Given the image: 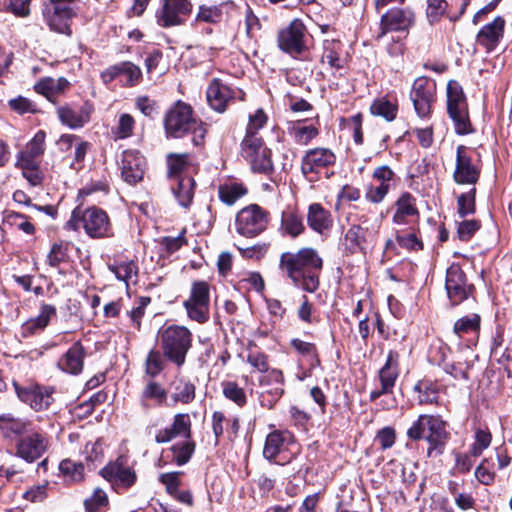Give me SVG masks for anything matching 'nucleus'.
Returning <instances> with one entry per match:
<instances>
[{"label":"nucleus","mask_w":512,"mask_h":512,"mask_svg":"<svg viewBox=\"0 0 512 512\" xmlns=\"http://www.w3.org/2000/svg\"><path fill=\"white\" fill-rule=\"evenodd\" d=\"M323 261L318 252L311 247L297 252H284L280 256L279 267L293 284L304 291L313 293L319 288V274Z\"/></svg>","instance_id":"obj_1"},{"label":"nucleus","mask_w":512,"mask_h":512,"mask_svg":"<svg viewBox=\"0 0 512 512\" xmlns=\"http://www.w3.org/2000/svg\"><path fill=\"white\" fill-rule=\"evenodd\" d=\"M406 436L412 441L425 439L429 444L427 455L438 457L444 452L449 433L441 416L421 414L407 429Z\"/></svg>","instance_id":"obj_2"},{"label":"nucleus","mask_w":512,"mask_h":512,"mask_svg":"<svg viewBox=\"0 0 512 512\" xmlns=\"http://www.w3.org/2000/svg\"><path fill=\"white\" fill-rule=\"evenodd\" d=\"M164 126L167 135L173 138L191 133L195 146L203 144L207 132L204 123L193 117L192 108L181 101L167 111Z\"/></svg>","instance_id":"obj_3"},{"label":"nucleus","mask_w":512,"mask_h":512,"mask_svg":"<svg viewBox=\"0 0 512 512\" xmlns=\"http://www.w3.org/2000/svg\"><path fill=\"white\" fill-rule=\"evenodd\" d=\"M84 229L85 233L94 239L110 237L113 235L112 225L107 213L98 207L83 209L76 207L65 224V229L79 231Z\"/></svg>","instance_id":"obj_4"},{"label":"nucleus","mask_w":512,"mask_h":512,"mask_svg":"<svg viewBox=\"0 0 512 512\" xmlns=\"http://www.w3.org/2000/svg\"><path fill=\"white\" fill-rule=\"evenodd\" d=\"M159 343L165 358L181 367L192 346V333L184 326L170 325L159 331Z\"/></svg>","instance_id":"obj_5"},{"label":"nucleus","mask_w":512,"mask_h":512,"mask_svg":"<svg viewBox=\"0 0 512 512\" xmlns=\"http://www.w3.org/2000/svg\"><path fill=\"white\" fill-rule=\"evenodd\" d=\"M447 110L457 134L466 135L473 132L466 97L462 86L455 80L449 81L447 85Z\"/></svg>","instance_id":"obj_6"},{"label":"nucleus","mask_w":512,"mask_h":512,"mask_svg":"<svg viewBox=\"0 0 512 512\" xmlns=\"http://www.w3.org/2000/svg\"><path fill=\"white\" fill-rule=\"evenodd\" d=\"M270 221V213L257 204L242 208L235 217V229L241 236L252 238L264 232Z\"/></svg>","instance_id":"obj_7"},{"label":"nucleus","mask_w":512,"mask_h":512,"mask_svg":"<svg viewBox=\"0 0 512 512\" xmlns=\"http://www.w3.org/2000/svg\"><path fill=\"white\" fill-rule=\"evenodd\" d=\"M183 306L191 320L205 323L209 319L210 310L209 284L206 281H194Z\"/></svg>","instance_id":"obj_8"},{"label":"nucleus","mask_w":512,"mask_h":512,"mask_svg":"<svg viewBox=\"0 0 512 512\" xmlns=\"http://www.w3.org/2000/svg\"><path fill=\"white\" fill-rule=\"evenodd\" d=\"M241 155L255 172L269 173L273 169L271 151L260 137L245 136L241 143Z\"/></svg>","instance_id":"obj_9"},{"label":"nucleus","mask_w":512,"mask_h":512,"mask_svg":"<svg viewBox=\"0 0 512 512\" xmlns=\"http://www.w3.org/2000/svg\"><path fill=\"white\" fill-rule=\"evenodd\" d=\"M277 43L280 50L297 57L307 50L306 27L300 19H293L289 25L279 30Z\"/></svg>","instance_id":"obj_10"},{"label":"nucleus","mask_w":512,"mask_h":512,"mask_svg":"<svg viewBox=\"0 0 512 512\" xmlns=\"http://www.w3.org/2000/svg\"><path fill=\"white\" fill-rule=\"evenodd\" d=\"M480 171L479 161L472 158V150L465 145H459L456 149L454 181L461 185H475L479 180Z\"/></svg>","instance_id":"obj_11"},{"label":"nucleus","mask_w":512,"mask_h":512,"mask_svg":"<svg viewBox=\"0 0 512 512\" xmlns=\"http://www.w3.org/2000/svg\"><path fill=\"white\" fill-rule=\"evenodd\" d=\"M415 16L410 9L392 8L381 16L379 27L374 34L379 41L389 32H404L414 24Z\"/></svg>","instance_id":"obj_12"},{"label":"nucleus","mask_w":512,"mask_h":512,"mask_svg":"<svg viewBox=\"0 0 512 512\" xmlns=\"http://www.w3.org/2000/svg\"><path fill=\"white\" fill-rule=\"evenodd\" d=\"M13 387L18 398L28 404L33 410L41 411L47 409L53 402V387L40 386L37 384L29 386H21L17 382H13Z\"/></svg>","instance_id":"obj_13"},{"label":"nucleus","mask_w":512,"mask_h":512,"mask_svg":"<svg viewBox=\"0 0 512 512\" xmlns=\"http://www.w3.org/2000/svg\"><path fill=\"white\" fill-rule=\"evenodd\" d=\"M445 288L451 303L458 305L471 295L473 285L467 282L466 275L461 267L452 264L446 272Z\"/></svg>","instance_id":"obj_14"},{"label":"nucleus","mask_w":512,"mask_h":512,"mask_svg":"<svg viewBox=\"0 0 512 512\" xmlns=\"http://www.w3.org/2000/svg\"><path fill=\"white\" fill-rule=\"evenodd\" d=\"M191 8L188 0H163L161 8L156 12L157 23L164 28L182 25L183 17L190 14Z\"/></svg>","instance_id":"obj_15"},{"label":"nucleus","mask_w":512,"mask_h":512,"mask_svg":"<svg viewBox=\"0 0 512 512\" xmlns=\"http://www.w3.org/2000/svg\"><path fill=\"white\" fill-rule=\"evenodd\" d=\"M336 162L335 153L326 147H316L305 152L301 159V172L308 177L318 174L321 170L333 166Z\"/></svg>","instance_id":"obj_16"},{"label":"nucleus","mask_w":512,"mask_h":512,"mask_svg":"<svg viewBox=\"0 0 512 512\" xmlns=\"http://www.w3.org/2000/svg\"><path fill=\"white\" fill-rule=\"evenodd\" d=\"M73 16V9L66 0H54L46 9L49 27L61 34H71L70 20Z\"/></svg>","instance_id":"obj_17"},{"label":"nucleus","mask_w":512,"mask_h":512,"mask_svg":"<svg viewBox=\"0 0 512 512\" xmlns=\"http://www.w3.org/2000/svg\"><path fill=\"white\" fill-rule=\"evenodd\" d=\"M434 93L435 85L429 79L420 77L414 81L410 96L415 111L420 117L429 115L431 104L434 100Z\"/></svg>","instance_id":"obj_18"},{"label":"nucleus","mask_w":512,"mask_h":512,"mask_svg":"<svg viewBox=\"0 0 512 512\" xmlns=\"http://www.w3.org/2000/svg\"><path fill=\"white\" fill-rule=\"evenodd\" d=\"M92 112L93 106L88 102L80 106L62 105L56 109L59 121L73 130L84 127L90 121Z\"/></svg>","instance_id":"obj_19"},{"label":"nucleus","mask_w":512,"mask_h":512,"mask_svg":"<svg viewBox=\"0 0 512 512\" xmlns=\"http://www.w3.org/2000/svg\"><path fill=\"white\" fill-rule=\"evenodd\" d=\"M146 160L137 150L123 151L120 160L121 175L125 182L136 184L143 179Z\"/></svg>","instance_id":"obj_20"},{"label":"nucleus","mask_w":512,"mask_h":512,"mask_svg":"<svg viewBox=\"0 0 512 512\" xmlns=\"http://www.w3.org/2000/svg\"><path fill=\"white\" fill-rule=\"evenodd\" d=\"M192 422L188 413H177L173 417L172 423L157 431L155 435V442L158 444H165L172 440L183 437L185 439L191 438Z\"/></svg>","instance_id":"obj_21"},{"label":"nucleus","mask_w":512,"mask_h":512,"mask_svg":"<svg viewBox=\"0 0 512 512\" xmlns=\"http://www.w3.org/2000/svg\"><path fill=\"white\" fill-rule=\"evenodd\" d=\"M292 443V435L289 432L273 431L266 437L263 456L269 461H275L278 464L290 462L292 457L282 456L276 460Z\"/></svg>","instance_id":"obj_22"},{"label":"nucleus","mask_w":512,"mask_h":512,"mask_svg":"<svg viewBox=\"0 0 512 512\" xmlns=\"http://www.w3.org/2000/svg\"><path fill=\"white\" fill-rule=\"evenodd\" d=\"M373 229L369 232L363 231L359 226H351L344 236V245L346 250L351 254L363 253L371 249L376 243V239L373 238Z\"/></svg>","instance_id":"obj_23"},{"label":"nucleus","mask_w":512,"mask_h":512,"mask_svg":"<svg viewBox=\"0 0 512 512\" xmlns=\"http://www.w3.org/2000/svg\"><path fill=\"white\" fill-rule=\"evenodd\" d=\"M46 448V438L42 434L32 433L18 442L16 455L26 462L32 463L43 455Z\"/></svg>","instance_id":"obj_24"},{"label":"nucleus","mask_w":512,"mask_h":512,"mask_svg":"<svg viewBox=\"0 0 512 512\" xmlns=\"http://www.w3.org/2000/svg\"><path fill=\"white\" fill-rule=\"evenodd\" d=\"M418 216L416 198L409 192H403L394 203L393 223L398 226L408 225Z\"/></svg>","instance_id":"obj_25"},{"label":"nucleus","mask_w":512,"mask_h":512,"mask_svg":"<svg viewBox=\"0 0 512 512\" xmlns=\"http://www.w3.org/2000/svg\"><path fill=\"white\" fill-rule=\"evenodd\" d=\"M103 475L109 481L124 488L134 485L137 479L135 471L125 463L123 457L118 458L115 463L106 466L103 469Z\"/></svg>","instance_id":"obj_26"},{"label":"nucleus","mask_w":512,"mask_h":512,"mask_svg":"<svg viewBox=\"0 0 512 512\" xmlns=\"http://www.w3.org/2000/svg\"><path fill=\"white\" fill-rule=\"evenodd\" d=\"M206 97L212 109L223 112L229 101L233 99L234 93L228 85L214 78L207 88Z\"/></svg>","instance_id":"obj_27"},{"label":"nucleus","mask_w":512,"mask_h":512,"mask_svg":"<svg viewBox=\"0 0 512 512\" xmlns=\"http://www.w3.org/2000/svg\"><path fill=\"white\" fill-rule=\"evenodd\" d=\"M307 223L313 231L325 235L333 226V217L321 204L312 203L308 207Z\"/></svg>","instance_id":"obj_28"},{"label":"nucleus","mask_w":512,"mask_h":512,"mask_svg":"<svg viewBox=\"0 0 512 512\" xmlns=\"http://www.w3.org/2000/svg\"><path fill=\"white\" fill-rule=\"evenodd\" d=\"M85 349L80 341L75 342L62 356L58 366L64 372L77 375L82 372L84 365Z\"/></svg>","instance_id":"obj_29"},{"label":"nucleus","mask_w":512,"mask_h":512,"mask_svg":"<svg viewBox=\"0 0 512 512\" xmlns=\"http://www.w3.org/2000/svg\"><path fill=\"white\" fill-rule=\"evenodd\" d=\"M504 25V19L496 17L478 32L476 38L477 43L486 48L487 51L493 50L502 37Z\"/></svg>","instance_id":"obj_30"},{"label":"nucleus","mask_w":512,"mask_h":512,"mask_svg":"<svg viewBox=\"0 0 512 512\" xmlns=\"http://www.w3.org/2000/svg\"><path fill=\"white\" fill-rule=\"evenodd\" d=\"M398 374V353L389 351L386 363L379 371L382 392H392Z\"/></svg>","instance_id":"obj_31"},{"label":"nucleus","mask_w":512,"mask_h":512,"mask_svg":"<svg viewBox=\"0 0 512 512\" xmlns=\"http://www.w3.org/2000/svg\"><path fill=\"white\" fill-rule=\"evenodd\" d=\"M56 314V309L52 305H42L40 314L34 318L27 320L22 325V335L24 337L31 336L38 331L47 327L52 316Z\"/></svg>","instance_id":"obj_32"},{"label":"nucleus","mask_w":512,"mask_h":512,"mask_svg":"<svg viewBox=\"0 0 512 512\" xmlns=\"http://www.w3.org/2000/svg\"><path fill=\"white\" fill-rule=\"evenodd\" d=\"M295 143L306 146L319 135L318 121H297L289 130Z\"/></svg>","instance_id":"obj_33"},{"label":"nucleus","mask_w":512,"mask_h":512,"mask_svg":"<svg viewBox=\"0 0 512 512\" xmlns=\"http://www.w3.org/2000/svg\"><path fill=\"white\" fill-rule=\"evenodd\" d=\"M305 230L302 216L293 209H287L282 212L280 231L283 235L296 238Z\"/></svg>","instance_id":"obj_34"},{"label":"nucleus","mask_w":512,"mask_h":512,"mask_svg":"<svg viewBox=\"0 0 512 512\" xmlns=\"http://www.w3.org/2000/svg\"><path fill=\"white\" fill-rule=\"evenodd\" d=\"M195 448L196 444L191 438L174 443L169 449L172 461L178 466L187 464L192 458Z\"/></svg>","instance_id":"obj_35"},{"label":"nucleus","mask_w":512,"mask_h":512,"mask_svg":"<svg viewBox=\"0 0 512 512\" xmlns=\"http://www.w3.org/2000/svg\"><path fill=\"white\" fill-rule=\"evenodd\" d=\"M194 188L195 181L192 177L184 176L178 179L177 186L173 188V193L182 207H190L194 196Z\"/></svg>","instance_id":"obj_36"},{"label":"nucleus","mask_w":512,"mask_h":512,"mask_svg":"<svg viewBox=\"0 0 512 512\" xmlns=\"http://www.w3.org/2000/svg\"><path fill=\"white\" fill-rule=\"evenodd\" d=\"M69 85L65 78L52 79L47 78L39 81L35 85L36 92L44 95L48 100L52 101L54 97L62 93Z\"/></svg>","instance_id":"obj_37"},{"label":"nucleus","mask_w":512,"mask_h":512,"mask_svg":"<svg viewBox=\"0 0 512 512\" xmlns=\"http://www.w3.org/2000/svg\"><path fill=\"white\" fill-rule=\"evenodd\" d=\"M246 193V187L242 183L237 182L225 183L218 188L220 200L228 206L235 204Z\"/></svg>","instance_id":"obj_38"},{"label":"nucleus","mask_w":512,"mask_h":512,"mask_svg":"<svg viewBox=\"0 0 512 512\" xmlns=\"http://www.w3.org/2000/svg\"><path fill=\"white\" fill-rule=\"evenodd\" d=\"M171 398L176 403H191L195 399V385L184 378L176 380L174 382Z\"/></svg>","instance_id":"obj_39"},{"label":"nucleus","mask_w":512,"mask_h":512,"mask_svg":"<svg viewBox=\"0 0 512 512\" xmlns=\"http://www.w3.org/2000/svg\"><path fill=\"white\" fill-rule=\"evenodd\" d=\"M16 166L22 170L23 177L32 185L38 186L42 183L44 175L35 161L17 157Z\"/></svg>","instance_id":"obj_40"},{"label":"nucleus","mask_w":512,"mask_h":512,"mask_svg":"<svg viewBox=\"0 0 512 512\" xmlns=\"http://www.w3.org/2000/svg\"><path fill=\"white\" fill-rule=\"evenodd\" d=\"M323 46L324 51L321 57V62L323 64H328L332 69H342L343 60L339 57V52L341 50L340 42L335 40H325Z\"/></svg>","instance_id":"obj_41"},{"label":"nucleus","mask_w":512,"mask_h":512,"mask_svg":"<svg viewBox=\"0 0 512 512\" xmlns=\"http://www.w3.org/2000/svg\"><path fill=\"white\" fill-rule=\"evenodd\" d=\"M28 423L11 414L0 415V430L5 437L23 434L27 430Z\"/></svg>","instance_id":"obj_42"},{"label":"nucleus","mask_w":512,"mask_h":512,"mask_svg":"<svg viewBox=\"0 0 512 512\" xmlns=\"http://www.w3.org/2000/svg\"><path fill=\"white\" fill-rule=\"evenodd\" d=\"M46 133L39 130L29 141L26 150L18 154V157L26 158V160L34 161L35 158L41 156L45 151Z\"/></svg>","instance_id":"obj_43"},{"label":"nucleus","mask_w":512,"mask_h":512,"mask_svg":"<svg viewBox=\"0 0 512 512\" xmlns=\"http://www.w3.org/2000/svg\"><path fill=\"white\" fill-rule=\"evenodd\" d=\"M370 111L373 115L383 117L386 121L391 122L397 116L398 106L385 98H379L373 101Z\"/></svg>","instance_id":"obj_44"},{"label":"nucleus","mask_w":512,"mask_h":512,"mask_svg":"<svg viewBox=\"0 0 512 512\" xmlns=\"http://www.w3.org/2000/svg\"><path fill=\"white\" fill-rule=\"evenodd\" d=\"M109 270L118 280L125 282L126 286H128L130 281L136 280L138 274V267L134 261H126L110 265Z\"/></svg>","instance_id":"obj_45"},{"label":"nucleus","mask_w":512,"mask_h":512,"mask_svg":"<svg viewBox=\"0 0 512 512\" xmlns=\"http://www.w3.org/2000/svg\"><path fill=\"white\" fill-rule=\"evenodd\" d=\"M414 391L418 393L417 401L420 405L433 404L438 402V390L436 385L431 382L420 381L415 385Z\"/></svg>","instance_id":"obj_46"},{"label":"nucleus","mask_w":512,"mask_h":512,"mask_svg":"<svg viewBox=\"0 0 512 512\" xmlns=\"http://www.w3.org/2000/svg\"><path fill=\"white\" fill-rule=\"evenodd\" d=\"M222 392L226 399L232 401L239 407H243L247 403V396L242 387L235 381L222 382Z\"/></svg>","instance_id":"obj_47"},{"label":"nucleus","mask_w":512,"mask_h":512,"mask_svg":"<svg viewBox=\"0 0 512 512\" xmlns=\"http://www.w3.org/2000/svg\"><path fill=\"white\" fill-rule=\"evenodd\" d=\"M480 316L478 314L466 315L454 324V333L461 337L464 334L477 332L480 329Z\"/></svg>","instance_id":"obj_48"},{"label":"nucleus","mask_w":512,"mask_h":512,"mask_svg":"<svg viewBox=\"0 0 512 512\" xmlns=\"http://www.w3.org/2000/svg\"><path fill=\"white\" fill-rule=\"evenodd\" d=\"M476 188H471L468 192L462 193L457 198V213L464 218L467 215L474 214L476 211Z\"/></svg>","instance_id":"obj_49"},{"label":"nucleus","mask_w":512,"mask_h":512,"mask_svg":"<svg viewBox=\"0 0 512 512\" xmlns=\"http://www.w3.org/2000/svg\"><path fill=\"white\" fill-rule=\"evenodd\" d=\"M291 346L301 355L308 357L310 360V367L315 368L320 365L316 346L313 343L303 341L295 338L291 340Z\"/></svg>","instance_id":"obj_50"},{"label":"nucleus","mask_w":512,"mask_h":512,"mask_svg":"<svg viewBox=\"0 0 512 512\" xmlns=\"http://www.w3.org/2000/svg\"><path fill=\"white\" fill-rule=\"evenodd\" d=\"M59 469L67 481L79 482L84 477V467L81 463L65 459L60 462Z\"/></svg>","instance_id":"obj_51"},{"label":"nucleus","mask_w":512,"mask_h":512,"mask_svg":"<svg viewBox=\"0 0 512 512\" xmlns=\"http://www.w3.org/2000/svg\"><path fill=\"white\" fill-rule=\"evenodd\" d=\"M169 175H177L191 165V156L188 153H170L167 156Z\"/></svg>","instance_id":"obj_52"},{"label":"nucleus","mask_w":512,"mask_h":512,"mask_svg":"<svg viewBox=\"0 0 512 512\" xmlns=\"http://www.w3.org/2000/svg\"><path fill=\"white\" fill-rule=\"evenodd\" d=\"M165 359L163 352L151 350L145 362L146 373L152 377L157 376L165 368Z\"/></svg>","instance_id":"obj_53"},{"label":"nucleus","mask_w":512,"mask_h":512,"mask_svg":"<svg viewBox=\"0 0 512 512\" xmlns=\"http://www.w3.org/2000/svg\"><path fill=\"white\" fill-rule=\"evenodd\" d=\"M68 243H54L47 255L48 264L51 267H57L68 259Z\"/></svg>","instance_id":"obj_54"},{"label":"nucleus","mask_w":512,"mask_h":512,"mask_svg":"<svg viewBox=\"0 0 512 512\" xmlns=\"http://www.w3.org/2000/svg\"><path fill=\"white\" fill-rule=\"evenodd\" d=\"M142 398L154 400L161 405L167 399V392L159 383L149 381L142 391Z\"/></svg>","instance_id":"obj_55"},{"label":"nucleus","mask_w":512,"mask_h":512,"mask_svg":"<svg viewBox=\"0 0 512 512\" xmlns=\"http://www.w3.org/2000/svg\"><path fill=\"white\" fill-rule=\"evenodd\" d=\"M268 117L263 109H257L249 115V121L245 136L257 137V132L267 123Z\"/></svg>","instance_id":"obj_56"},{"label":"nucleus","mask_w":512,"mask_h":512,"mask_svg":"<svg viewBox=\"0 0 512 512\" xmlns=\"http://www.w3.org/2000/svg\"><path fill=\"white\" fill-rule=\"evenodd\" d=\"M135 121L134 118L127 113L119 116L118 124L114 130L117 139H125L133 134Z\"/></svg>","instance_id":"obj_57"},{"label":"nucleus","mask_w":512,"mask_h":512,"mask_svg":"<svg viewBox=\"0 0 512 512\" xmlns=\"http://www.w3.org/2000/svg\"><path fill=\"white\" fill-rule=\"evenodd\" d=\"M480 227L481 223L478 220H464L458 223L457 236L461 241H468L480 229Z\"/></svg>","instance_id":"obj_58"},{"label":"nucleus","mask_w":512,"mask_h":512,"mask_svg":"<svg viewBox=\"0 0 512 512\" xmlns=\"http://www.w3.org/2000/svg\"><path fill=\"white\" fill-rule=\"evenodd\" d=\"M491 434L487 430L478 429L475 433V441L471 447V454L474 457L481 455V453L487 449L491 443Z\"/></svg>","instance_id":"obj_59"},{"label":"nucleus","mask_w":512,"mask_h":512,"mask_svg":"<svg viewBox=\"0 0 512 512\" xmlns=\"http://www.w3.org/2000/svg\"><path fill=\"white\" fill-rule=\"evenodd\" d=\"M183 473L179 471L162 473L159 476V482L162 483L168 494L175 495L178 491V488L181 484V475Z\"/></svg>","instance_id":"obj_60"},{"label":"nucleus","mask_w":512,"mask_h":512,"mask_svg":"<svg viewBox=\"0 0 512 512\" xmlns=\"http://www.w3.org/2000/svg\"><path fill=\"white\" fill-rule=\"evenodd\" d=\"M141 70L131 62H121V76L129 86H134L141 78Z\"/></svg>","instance_id":"obj_61"},{"label":"nucleus","mask_w":512,"mask_h":512,"mask_svg":"<svg viewBox=\"0 0 512 512\" xmlns=\"http://www.w3.org/2000/svg\"><path fill=\"white\" fill-rule=\"evenodd\" d=\"M31 0H7L4 3L5 10L17 17H26L30 14Z\"/></svg>","instance_id":"obj_62"},{"label":"nucleus","mask_w":512,"mask_h":512,"mask_svg":"<svg viewBox=\"0 0 512 512\" xmlns=\"http://www.w3.org/2000/svg\"><path fill=\"white\" fill-rule=\"evenodd\" d=\"M448 4L445 0H427V17L431 23L440 19L446 12Z\"/></svg>","instance_id":"obj_63"},{"label":"nucleus","mask_w":512,"mask_h":512,"mask_svg":"<svg viewBox=\"0 0 512 512\" xmlns=\"http://www.w3.org/2000/svg\"><path fill=\"white\" fill-rule=\"evenodd\" d=\"M221 18V9L216 6H201L196 16L197 21H202L205 23H217L221 20Z\"/></svg>","instance_id":"obj_64"}]
</instances>
